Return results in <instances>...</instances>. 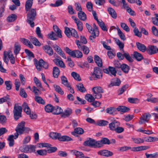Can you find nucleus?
Instances as JSON below:
<instances>
[{
    "mask_svg": "<svg viewBox=\"0 0 158 158\" xmlns=\"http://www.w3.org/2000/svg\"><path fill=\"white\" fill-rule=\"evenodd\" d=\"M64 33L69 38H70L71 36V30H70L69 28L68 27L65 28Z\"/></svg>",
    "mask_w": 158,
    "mask_h": 158,
    "instance_id": "64",
    "label": "nucleus"
},
{
    "mask_svg": "<svg viewBox=\"0 0 158 158\" xmlns=\"http://www.w3.org/2000/svg\"><path fill=\"white\" fill-rule=\"evenodd\" d=\"M57 139L60 141H71L72 139L70 137L67 135L61 136V134L59 133Z\"/></svg>",
    "mask_w": 158,
    "mask_h": 158,
    "instance_id": "16",
    "label": "nucleus"
},
{
    "mask_svg": "<svg viewBox=\"0 0 158 158\" xmlns=\"http://www.w3.org/2000/svg\"><path fill=\"white\" fill-rule=\"evenodd\" d=\"M48 38L52 40H55L57 39L56 34L53 31H51L48 35Z\"/></svg>",
    "mask_w": 158,
    "mask_h": 158,
    "instance_id": "39",
    "label": "nucleus"
},
{
    "mask_svg": "<svg viewBox=\"0 0 158 158\" xmlns=\"http://www.w3.org/2000/svg\"><path fill=\"white\" fill-rule=\"evenodd\" d=\"M15 137L13 135H10L7 139V140L9 142V144L10 147L13 146L14 144V139Z\"/></svg>",
    "mask_w": 158,
    "mask_h": 158,
    "instance_id": "33",
    "label": "nucleus"
},
{
    "mask_svg": "<svg viewBox=\"0 0 158 158\" xmlns=\"http://www.w3.org/2000/svg\"><path fill=\"white\" fill-rule=\"evenodd\" d=\"M59 133L51 132L49 135L50 137L53 139H57L59 135Z\"/></svg>",
    "mask_w": 158,
    "mask_h": 158,
    "instance_id": "58",
    "label": "nucleus"
},
{
    "mask_svg": "<svg viewBox=\"0 0 158 158\" xmlns=\"http://www.w3.org/2000/svg\"><path fill=\"white\" fill-rule=\"evenodd\" d=\"M42 48L44 52L48 55L51 56L53 54L52 48L49 45H46L42 47Z\"/></svg>",
    "mask_w": 158,
    "mask_h": 158,
    "instance_id": "11",
    "label": "nucleus"
},
{
    "mask_svg": "<svg viewBox=\"0 0 158 158\" xmlns=\"http://www.w3.org/2000/svg\"><path fill=\"white\" fill-rule=\"evenodd\" d=\"M25 122L24 121H22L18 124L15 129L16 132L14 134L15 139H16L18 137L19 135L22 134L24 132L28 133L30 130L29 128L25 127Z\"/></svg>",
    "mask_w": 158,
    "mask_h": 158,
    "instance_id": "2",
    "label": "nucleus"
},
{
    "mask_svg": "<svg viewBox=\"0 0 158 158\" xmlns=\"http://www.w3.org/2000/svg\"><path fill=\"white\" fill-rule=\"evenodd\" d=\"M120 123L115 120H114L109 124V128L111 131H114L118 126H119Z\"/></svg>",
    "mask_w": 158,
    "mask_h": 158,
    "instance_id": "9",
    "label": "nucleus"
},
{
    "mask_svg": "<svg viewBox=\"0 0 158 158\" xmlns=\"http://www.w3.org/2000/svg\"><path fill=\"white\" fill-rule=\"evenodd\" d=\"M100 143V142L99 141H96L94 139L89 138V140H87L85 141L83 145L85 146L94 148L100 147L101 145Z\"/></svg>",
    "mask_w": 158,
    "mask_h": 158,
    "instance_id": "6",
    "label": "nucleus"
},
{
    "mask_svg": "<svg viewBox=\"0 0 158 158\" xmlns=\"http://www.w3.org/2000/svg\"><path fill=\"white\" fill-rule=\"evenodd\" d=\"M37 154L40 156H45L47 154V150H37L36 151Z\"/></svg>",
    "mask_w": 158,
    "mask_h": 158,
    "instance_id": "61",
    "label": "nucleus"
},
{
    "mask_svg": "<svg viewBox=\"0 0 158 158\" xmlns=\"http://www.w3.org/2000/svg\"><path fill=\"white\" fill-rule=\"evenodd\" d=\"M136 46L138 49L142 52H144L146 50V47L143 44L139 42H137Z\"/></svg>",
    "mask_w": 158,
    "mask_h": 158,
    "instance_id": "25",
    "label": "nucleus"
},
{
    "mask_svg": "<svg viewBox=\"0 0 158 158\" xmlns=\"http://www.w3.org/2000/svg\"><path fill=\"white\" fill-rule=\"evenodd\" d=\"M53 114H61L63 111L62 109L58 106H56L53 107Z\"/></svg>",
    "mask_w": 158,
    "mask_h": 158,
    "instance_id": "26",
    "label": "nucleus"
},
{
    "mask_svg": "<svg viewBox=\"0 0 158 158\" xmlns=\"http://www.w3.org/2000/svg\"><path fill=\"white\" fill-rule=\"evenodd\" d=\"M22 108L21 106H17L15 104L14 107L13 113L14 118L15 121H17L22 117Z\"/></svg>",
    "mask_w": 158,
    "mask_h": 158,
    "instance_id": "3",
    "label": "nucleus"
},
{
    "mask_svg": "<svg viewBox=\"0 0 158 158\" xmlns=\"http://www.w3.org/2000/svg\"><path fill=\"white\" fill-rule=\"evenodd\" d=\"M155 17L152 18V21L153 23L156 26H158V14H155Z\"/></svg>",
    "mask_w": 158,
    "mask_h": 158,
    "instance_id": "49",
    "label": "nucleus"
},
{
    "mask_svg": "<svg viewBox=\"0 0 158 158\" xmlns=\"http://www.w3.org/2000/svg\"><path fill=\"white\" fill-rule=\"evenodd\" d=\"M115 41H116L117 44L120 50L122 49L123 50V48L124 47V44L122 43L121 41L118 39L114 38Z\"/></svg>",
    "mask_w": 158,
    "mask_h": 158,
    "instance_id": "46",
    "label": "nucleus"
},
{
    "mask_svg": "<svg viewBox=\"0 0 158 158\" xmlns=\"http://www.w3.org/2000/svg\"><path fill=\"white\" fill-rule=\"evenodd\" d=\"M4 102H6L8 106H11L10 99L9 95H7L6 96L0 99V104H2Z\"/></svg>",
    "mask_w": 158,
    "mask_h": 158,
    "instance_id": "13",
    "label": "nucleus"
},
{
    "mask_svg": "<svg viewBox=\"0 0 158 158\" xmlns=\"http://www.w3.org/2000/svg\"><path fill=\"white\" fill-rule=\"evenodd\" d=\"M33 0H27L25 5V10L31 9L33 4Z\"/></svg>",
    "mask_w": 158,
    "mask_h": 158,
    "instance_id": "36",
    "label": "nucleus"
},
{
    "mask_svg": "<svg viewBox=\"0 0 158 158\" xmlns=\"http://www.w3.org/2000/svg\"><path fill=\"white\" fill-rule=\"evenodd\" d=\"M5 84L6 85V89L7 90H9L11 89L12 86V84L10 81H6L5 82Z\"/></svg>",
    "mask_w": 158,
    "mask_h": 158,
    "instance_id": "55",
    "label": "nucleus"
},
{
    "mask_svg": "<svg viewBox=\"0 0 158 158\" xmlns=\"http://www.w3.org/2000/svg\"><path fill=\"white\" fill-rule=\"evenodd\" d=\"M84 133L83 129L81 127H77L74 129V131L72 132L71 134L72 135H75L76 134H82Z\"/></svg>",
    "mask_w": 158,
    "mask_h": 158,
    "instance_id": "21",
    "label": "nucleus"
},
{
    "mask_svg": "<svg viewBox=\"0 0 158 158\" xmlns=\"http://www.w3.org/2000/svg\"><path fill=\"white\" fill-rule=\"evenodd\" d=\"M120 25L122 28L127 32H129L130 31V29L127 25L125 23H121Z\"/></svg>",
    "mask_w": 158,
    "mask_h": 158,
    "instance_id": "59",
    "label": "nucleus"
},
{
    "mask_svg": "<svg viewBox=\"0 0 158 158\" xmlns=\"http://www.w3.org/2000/svg\"><path fill=\"white\" fill-rule=\"evenodd\" d=\"M72 110L70 108H68L62 112L61 114V116L62 117L65 118L69 116L72 113Z\"/></svg>",
    "mask_w": 158,
    "mask_h": 158,
    "instance_id": "17",
    "label": "nucleus"
},
{
    "mask_svg": "<svg viewBox=\"0 0 158 158\" xmlns=\"http://www.w3.org/2000/svg\"><path fill=\"white\" fill-rule=\"evenodd\" d=\"M151 116V114L148 113L143 114L140 118L139 123L142 124L145 122H148Z\"/></svg>",
    "mask_w": 158,
    "mask_h": 158,
    "instance_id": "8",
    "label": "nucleus"
},
{
    "mask_svg": "<svg viewBox=\"0 0 158 158\" xmlns=\"http://www.w3.org/2000/svg\"><path fill=\"white\" fill-rule=\"evenodd\" d=\"M116 110L118 111L123 112H125L128 111L130 110L129 108L124 106H119L117 108Z\"/></svg>",
    "mask_w": 158,
    "mask_h": 158,
    "instance_id": "35",
    "label": "nucleus"
},
{
    "mask_svg": "<svg viewBox=\"0 0 158 158\" xmlns=\"http://www.w3.org/2000/svg\"><path fill=\"white\" fill-rule=\"evenodd\" d=\"M77 90L82 93H84L86 91V89L82 84L79 83L76 85Z\"/></svg>",
    "mask_w": 158,
    "mask_h": 158,
    "instance_id": "29",
    "label": "nucleus"
},
{
    "mask_svg": "<svg viewBox=\"0 0 158 158\" xmlns=\"http://www.w3.org/2000/svg\"><path fill=\"white\" fill-rule=\"evenodd\" d=\"M60 72V71L57 67H53V76L55 78H57L59 76Z\"/></svg>",
    "mask_w": 158,
    "mask_h": 158,
    "instance_id": "31",
    "label": "nucleus"
},
{
    "mask_svg": "<svg viewBox=\"0 0 158 158\" xmlns=\"http://www.w3.org/2000/svg\"><path fill=\"white\" fill-rule=\"evenodd\" d=\"M108 123L109 122L107 121L101 120L97 122V124L100 126H105L107 125Z\"/></svg>",
    "mask_w": 158,
    "mask_h": 158,
    "instance_id": "45",
    "label": "nucleus"
},
{
    "mask_svg": "<svg viewBox=\"0 0 158 158\" xmlns=\"http://www.w3.org/2000/svg\"><path fill=\"white\" fill-rule=\"evenodd\" d=\"M121 68L122 71L126 73H127L130 69L129 66L125 64H122Z\"/></svg>",
    "mask_w": 158,
    "mask_h": 158,
    "instance_id": "40",
    "label": "nucleus"
},
{
    "mask_svg": "<svg viewBox=\"0 0 158 158\" xmlns=\"http://www.w3.org/2000/svg\"><path fill=\"white\" fill-rule=\"evenodd\" d=\"M98 154L100 155L106 157L111 156L113 155L112 152L106 150L99 151L98 152Z\"/></svg>",
    "mask_w": 158,
    "mask_h": 158,
    "instance_id": "14",
    "label": "nucleus"
},
{
    "mask_svg": "<svg viewBox=\"0 0 158 158\" xmlns=\"http://www.w3.org/2000/svg\"><path fill=\"white\" fill-rule=\"evenodd\" d=\"M117 29L118 31V35L121 40L123 41H124L126 40V38L125 35L118 26L117 28Z\"/></svg>",
    "mask_w": 158,
    "mask_h": 158,
    "instance_id": "43",
    "label": "nucleus"
},
{
    "mask_svg": "<svg viewBox=\"0 0 158 158\" xmlns=\"http://www.w3.org/2000/svg\"><path fill=\"white\" fill-rule=\"evenodd\" d=\"M72 151L76 156L80 158L84 157V154L81 152L76 150H73Z\"/></svg>",
    "mask_w": 158,
    "mask_h": 158,
    "instance_id": "53",
    "label": "nucleus"
},
{
    "mask_svg": "<svg viewBox=\"0 0 158 158\" xmlns=\"http://www.w3.org/2000/svg\"><path fill=\"white\" fill-rule=\"evenodd\" d=\"M74 56H73V57H77L78 58H81L82 57V52L78 50H74Z\"/></svg>",
    "mask_w": 158,
    "mask_h": 158,
    "instance_id": "32",
    "label": "nucleus"
},
{
    "mask_svg": "<svg viewBox=\"0 0 158 158\" xmlns=\"http://www.w3.org/2000/svg\"><path fill=\"white\" fill-rule=\"evenodd\" d=\"M34 61L37 69L39 71H40L43 66L44 61L42 59H41L38 62L36 59H34Z\"/></svg>",
    "mask_w": 158,
    "mask_h": 158,
    "instance_id": "12",
    "label": "nucleus"
},
{
    "mask_svg": "<svg viewBox=\"0 0 158 158\" xmlns=\"http://www.w3.org/2000/svg\"><path fill=\"white\" fill-rule=\"evenodd\" d=\"M133 56L134 58L138 61H141L143 58V56L140 53L136 51L134 52Z\"/></svg>",
    "mask_w": 158,
    "mask_h": 158,
    "instance_id": "27",
    "label": "nucleus"
},
{
    "mask_svg": "<svg viewBox=\"0 0 158 158\" xmlns=\"http://www.w3.org/2000/svg\"><path fill=\"white\" fill-rule=\"evenodd\" d=\"M53 29L54 31L57 34V36L58 37L61 38L62 37L61 30L59 29L58 27L56 25H54Z\"/></svg>",
    "mask_w": 158,
    "mask_h": 158,
    "instance_id": "34",
    "label": "nucleus"
},
{
    "mask_svg": "<svg viewBox=\"0 0 158 158\" xmlns=\"http://www.w3.org/2000/svg\"><path fill=\"white\" fill-rule=\"evenodd\" d=\"M91 76L95 80L101 79L102 77V72L99 68L95 67L94 68V72L91 74Z\"/></svg>",
    "mask_w": 158,
    "mask_h": 158,
    "instance_id": "7",
    "label": "nucleus"
},
{
    "mask_svg": "<svg viewBox=\"0 0 158 158\" xmlns=\"http://www.w3.org/2000/svg\"><path fill=\"white\" fill-rule=\"evenodd\" d=\"M92 90L93 92V95L96 99H99L102 98V95L101 93L104 92V90L100 86H98L94 87L92 88Z\"/></svg>",
    "mask_w": 158,
    "mask_h": 158,
    "instance_id": "5",
    "label": "nucleus"
},
{
    "mask_svg": "<svg viewBox=\"0 0 158 158\" xmlns=\"http://www.w3.org/2000/svg\"><path fill=\"white\" fill-rule=\"evenodd\" d=\"M54 87L55 90L59 94L61 95H63L64 94V93L63 91L62 90L61 88L59 86L56 85H54Z\"/></svg>",
    "mask_w": 158,
    "mask_h": 158,
    "instance_id": "54",
    "label": "nucleus"
},
{
    "mask_svg": "<svg viewBox=\"0 0 158 158\" xmlns=\"http://www.w3.org/2000/svg\"><path fill=\"white\" fill-rule=\"evenodd\" d=\"M122 51L123 52L124 58H125L129 62H132L133 60L130 56L129 54L127 52H125L123 50H122Z\"/></svg>",
    "mask_w": 158,
    "mask_h": 158,
    "instance_id": "22",
    "label": "nucleus"
},
{
    "mask_svg": "<svg viewBox=\"0 0 158 158\" xmlns=\"http://www.w3.org/2000/svg\"><path fill=\"white\" fill-rule=\"evenodd\" d=\"M52 47L59 55L64 59H66V58L65 54L58 46L55 44Z\"/></svg>",
    "mask_w": 158,
    "mask_h": 158,
    "instance_id": "10",
    "label": "nucleus"
},
{
    "mask_svg": "<svg viewBox=\"0 0 158 158\" xmlns=\"http://www.w3.org/2000/svg\"><path fill=\"white\" fill-rule=\"evenodd\" d=\"M145 155L146 158H155L157 157V153L156 152L153 154H148L146 153Z\"/></svg>",
    "mask_w": 158,
    "mask_h": 158,
    "instance_id": "63",
    "label": "nucleus"
},
{
    "mask_svg": "<svg viewBox=\"0 0 158 158\" xmlns=\"http://www.w3.org/2000/svg\"><path fill=\"white\" fill-rule=\"evenodd\" d=\"M78 17L80 19L83 21H85L87 19L86 14L82 11L78 12Z\"/></svg>",
    "mask_w": 158,
    "mask_h": 158,
    "instance_id": "19",
    "label": "nucleus"
},
{
    "mask_svg": "<svg viewBox=\"0 0 158 158\" xmlns=\"http://www.w3.org/2000/svg\"><path fill=\"white\" fill-rule=\"evenodd\" d=\"M61 83L65 86L67 87L69 85L68 83V81L67 78L64 76H62L61 77Z\"/></svg>",
    "mask_w": 158,
    "mask_h": 158,
    "instance_id": "44",
    "label": "nucleus"
},
{
    "mask_svg": "<svg viewBox=\"0 0 158 158\" xmlns=\"http://www.w3.org/2000/svg\"><path fill=\"white\" fill-rule=\"evenodd\" d=\"M27 13V22L30 24L31 27H34V23L33 21L35 19L36 15V12L35 9H31L26 10Z\"/></svg>",
    "mask_w": 158,
    "mask_h": 158,
    "instance_id": "1",
    "label": "nucleus"
},
{
    "mask_svg": "<svg viewBox=\"0 0 158 158\" xmlns=\"http://www.w3.org/2000/svg\"><path fill=\"white\" fill-rule=\"evenodd\" d=\"M121 83V80L118 78H117L116 81L110 83L109 85L110 87L114 86H119Z\"/></svg>",
    "mask_w": 158,
    "mask_h": 158,
    "instance_id": "48",
    "label": "nucleus"
},
{
    "mask_svg": "<svg viewBox=\"0 0 158 158\" xmlns=\"http://www.w3.org/2000/svg\"><path fill=\"white\" fill-rule=\"evenodd\" d=\"M53 61L57 66L63 68L65 67L64 63L62 60L58 59H55L53 60Z\"/></svg>",
    "mask_w": 158,
    "mask_h": 158,
    "instance_id": "18",
    "label": "nucleus"
},
{
    "mask_svg": "<svg viewBox=\"0 0 158 158\" xmlns=\"http://www.w3.org/2000/svg\"><path fill=\"white\" fill-rule=\"evenodd\" d=\"M116 110V109L114 108L110 107L107 108L106 110V112L107 113H108L110 114H113Z\"/></svg>",
    "mask_w": 158,
    "mask_h": 158,
    "instance_id": "62",
    "label": "nucleus"
},
{
    "mask_svg": "<svg viewBox=\"0 0 158 158\" xmlns=\"http://www.w3.org/2000/svg\"><path fill=\"white\" fill-rule=\"evenodd\" d=\"M100 142L101 145L100 147L102 146V144H110V142L109 140L107 138H104L100 141H99Z\"/></svg>",
    "mask_w": 158,
    "mask_h": 158,
    "instance_id": "51",
    "label": "nucleus"
},
{
    "mask_svg": "<svg viewBox=\"0 0 158 158\" xmlns=\"http://www.w3.org/2000/svg\"><path fill=\"white\" fill-rule=\"evenodd\" d=\"M75 23L77 24L78 30L80 31H82L83 29L82 23L80 20H79Z\"/></svg>",
    "mask_w": 158,
    "mask_h": 158,
    "instance_id": "50",
    "label": "nucleus"
},
{
    "mask_svg": "<svg viewBox=\"0 0 158 158\" xmlns=\"http://www.w3.org/2000/svg\"><path fill=\"white\" fill-rule=\"evenodd\" d=\"M30 39L31 41L35 46H40L41 45L40 43L36 37L31 36L30 37Z\"/></svg>",
    "mask_w": 158,
    "mask_h": 158,
    "instance_id": "20",
    "label": "nucleus"
},
{
    "mask_svg": "<svg viewBox=\"0 0 158 158\" xmlns=\"http://www.w3.org/2000/svg\"><path fill=\"white\" fill-rule=\"evenodd\" d=\"M24 111L27 114H30L31 113V110L27 104L24 102L22 105Z\"/></svg>",
    "mask_w": 158,
    "mask_h": 158,
    "instance_id": "28",
    "label": "nucleus"
},
{
    "mask_svg": "<svg viewBox=\"0 0 158 158\" xmlns=\"http://www.w3.org/2000/svg\"><path fill=\"white\" fill-rule=\"evenodd\" d=\"M129 85L127 84L123 85L121 88L119 89L118 90V94L120 95L122 94L127 89Z\"/></svg>",
    "mask_w": 158,
    "mask_h": 158,
    "instance_id": "42",
    "label": "nucleus"
},
{
    "mask_svg": "<svg viewBox=\"0 0 158 158\" xmlns=\"http://www.w3.org/2000/svg\"><path fill=\"white\" fill-rule=\"evenodd\" d=\"M14 54L17 55L19 53L21 49V46L19 43L18 42H15L14 44Z\"/></svg>",
    "mask_w": 158,
    "mask_h": 158,
    "instance_id": "23",
    "label": "nucleus"
},
{
    "mask_svg": "<svg viewBox=\"0 0 158 158\" xmlns=\"http://www.w3.org/2000/svg\"><path fill=\"white\" fill-rule=\"evenodd\" d=\"M108 11L109 13L113 18L116 19L117 18L116 13L113 9L109 7L108 8Z\"/></svg>",
    "mask_w": 158,
    "mask_h": 158,
    "instance_id": "30",
    "label": "nucleus"
},
{
    "mask_svg": "<svg viewBox=\"0 0 158 158\" xmlns=\"http://www.w3.org/2000/svg\"><path fill=\"white\" fill-rule=\"evenodd\" d=\"M64 50L65 51L66 53H68L71 56L73 57L74 54V50L72 51L68 47H66L64 48Z\"/></svg>",
    "mask_w": 158,
    "mask_h": 158,
    "instance_id": "56",
    "label": "nucleus"
},
{
    "mask_svg": "<svg viewBox=\"0 0 158 158\" xmlns=\"http://www.w3.org/2000/svg\"><path fill=\"white\" fill-rule=\"evenodd\" d=\"M36 146L33 145H27L21 147L20 148V151L24 153H34L35 152Z\"/></svg>",
    "mask_w": 158,
    "mask_h": 158,
    "instance_id": "4",
    "label": "nucleus"
},
{
    "mask_svg": "<svg viewBox=\"0 0 158 158\" xmlns=\"http://www.w3.org/2000/svg\"><path fill=\"white\" fill-rule=\"evenodd\" d=\"M35 100L38 103L42 105L45 104V102L43 98L40 97L36 96L34 97Z\"/></svg>",
    "mask_w": 158,
    "mask_h": 158,
    "instance_id": "38",
    "label": "nucleus"
},
{
    "mask_svg": "<svg viewBox=\"0 0 158 158\" xmlns=\"http://www.w3.org/2000/svg\"><path fill=\"white\" fill-rule=\"evenodd\" d=\"M17 17V16L15 14H12L7 18V20L8 22H12L15 20Z\"/></svg>",
    "mask_w": 158,
    "mask_h": 158,
    "instance_id": "47",
    "label": "nucleus"
},
{
    "mask_svg": "<svg viewBox=\"0 0 158 158\" xmlns=\"http://www.w3.org/2000/svg\"><path fill=\"white\" fill-rule=\"evenodd\" d=\"M157 47L154 45L149 46L148 48L146 50L148 54L152 55L156 53Z\"/></svg>",
    "mask_w": 158,
    "mask_h": 158,
    "instance_id": "15",
    "label": "nucleus"
},
{
    "mask_svg": "<svg viewBox=\"0 0 158 158\" xmlns=\"http://www.w3.org/2000/svg\"><path fill=\"white\" fill-rule=\"evenodd\" d=\"M53 107L51 104H48L45 106V110L48 113L51 112L53 110Z\"/></svg>",
    "mask_w": 158,
    "mask_h": 158,
    "instance_id": "41",
    "label": "nucleus"
},
{
    "mask_svg": "<svg viewBox=\"0 0 158 158\" xmlns=\"http://www.w3.org/2000/svg\"><path fill=\"white\" fill-rule=\"evenodd\" d=\"M71 76L75 80L80 81H81V78H80V76L77 73L75 72H72L71 73Z\"/></svg>",
    "mask_w": 158,
    "mask_h": 158,
    "instance_id": "57",
    "label": "nucleus"
},
{
    "mask_svg": "<svg viewBox=\"0 0 158 158\" xmlns=\"http://www.w3.org/2000/svg\"><path fill=\"white\" fill-rule=\"evenodd\" d=\"M85 54H88L89 52V48L87 46L83 45L80 49Z\"/></svg>",
    "mask_w": 158,
    "mask_h": 158,
    "instance_id": "52",
    "label": "nucleus"
},
{
    "mask_svg": "<svg viewBox=\"0 0 158 158\" xmlns=\"http://www.w3.org/2000/svg\"><path fill=\"white\" fill-rule=\"evenodd\" d=\"M85 99L89 102H93L95 100V97L93 96L90 94H87L85 96Z\"/></svg>",
    "mask_w": 158,
    "mask_h": 158,
    "instance_id": "37",
    "label": "nucleus"
},
{
    "mask_svg": "<svg viewBox=\"0 0 158 158\" xmlns=\"http://www.w3.org/2000/svg\"><path fill=\"white\" fill-rule=\"evenodd\" d=\"M128 102L132 103H137L139 102V101L137 98H129L128 99Z\"/></svg>",
    "mask_w": 158,
    "mask_h": 158,
    "instance_id": "60",
    "label": "nucleus"
},
{
    "mask_svg": "<svg viewBox=\"0 0 158 158\" xmlns=\"http://www.w3.org/2000/svg\"><path fill=\"white\" fill-rule=\"evenodd\" d=\"M95 62L99 67H102V61L100 57L97 55H95L94 56Z\"/></svg>",
    "mask_w": 158,
    "mask_h": 158,
    "instance_id": "24",
    "label": "nucleus"
}]
</instances>
